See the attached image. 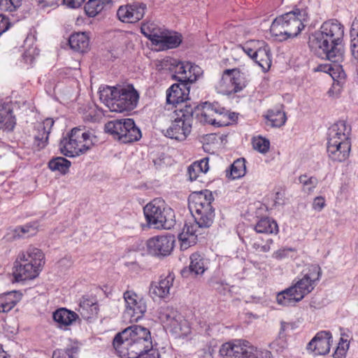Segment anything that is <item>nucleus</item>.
<instances>
[{
    "label": "nucleus",
    "mask_w": 358,
    "mask_h": 358,
    "mask_svg": "<svg viewBox=\"0 0 358 358\" xmlns=\"http://www.w3.org/2000/svg\"><path fill=\"white\" fill-rule=\"evenodd\" d=\"M253 148L262 154H266L270 148L268 139L261 136L253 137L252 140Z\"/></svg>",
    "instance_id": "nucleus-46"
},
{
    "label": "nucleus",
    "mask_w": 358,
    "mask_h": 358,
    "mask_svg": "<svg viewBox=\"0 0 358 358\" xmlns=\"http://www.w3.org/2000/svg\"><path fill=\"white\" fill-rule=\"evenodd\" d=\"M36 233V229L31 225L18 227L15 229V236L18 237H29Z\"/></svg>",
    "instance_id": "nucleus-52"
},
{
    "label": "nucleus",
    "mask_w": 358,
    "mask_h": 358,
    "mask_svg": "<svg viewBox=\"0 0 358 358\" xmlns=\"http://www.w3.org/2000/svg\"><path fill=\"white\" fill-rule=\"evenodd\" d=\"M182 42V36L176 32L161 33L153 42L157 51L177 48Z\"/></svg>",
    "instance_id": "nucleus-27"
},
{
    "label": "nucleus",
    "mask_w": 358,
    "mask_h": 358,
    "mask_svg": "<svg viewBox=\"0 0 358 358\" xmlns=\"http://www.w3.org/2000/svg\"><path fill=\"white\" fill-rule=\"evenodd\" d=\"M231 84V89L220 86V90L223 94H231L241 92L246 87L249 81V73L248 71H241L239 69H226L222 74V81L229 78Z\"/></svg>",
    "instance_id": "nucleus-15"
},
{
    "label": "nucleus",
    "mask_w": 358,
    "mask_h": 358,
    "mask_svg": "<svg viewBox=\"0 0 358 358\" xmlns=\"http://www.w3.org/2000/svg\"><path fill=\"white\" fill-rule=\"evenodd\" d=\"M348 336L345 333L341 334L338 346L333 354L334 358H344L350 347Z\"/></svg>",
    "instance_id": "nucleus-44"
},
{
    "label": "nucleus",
    "mask_w": 358,
    "mask_h": 358,
    "mask_svg": "<svg viewBox=\"0 0 358 358\" xmlns=\"http://www.w3.org/2000/svg\"><path fill=\"white\" fill-rule=\"evenodd\" d=\"M15 264L14 275L17 281L34 279L44 264V255L41 250L29 247L19 254Z\"/></svg>",
    "instance_id": "nucleus-5"
},
{
    "label": "nucleus",
    "mask_w": 358,
    "mask_h": 358,
    "mask_svg": "<svg viewBox=\"0 0 358 358\" xmlns=\"http://www.w3.org/2000/svg\"><path fill=\"white\" fill-rule=\"evenodd\" d=\"M22 0H0V8L8 12L15 11L22 5Z\"/></svg>",
    "instance_id": "nucleus-49"
},
{
    "label": "nucleus",
    "mask_w": 358,
    "mask_h": 358,
    "mask_svg": "<svg viewBox=\"0 0 358 358\" xmlns=\"http://www.w3.org/2000/svg\"><path fill=\"white\" fill-rule=\"evenodd\" d=\"M332 341L333 338L330 331H321L308 343L306 349L315 355H324L329 352Z\"/></svg>",
    "instance_id": "nucleus-19"
},
{
    "label": "nucleus",
    "mask_w": 358,
    "mask_h": 358,
    "mask_svg": "<svg viewBox=\"0 0 358 358\" xmlns=\"http://www.w3.org/2000/svg\"><path fill=\"white\" fill-rule=\"evenodd\" d=\"M199 122L222 127L227 125L229 121H224L223 118L227 117L231 119V115L224 108L217 103H203L201 106L193 107V115Z\"/></svg>",
    "instance_id": "nucleus-12"
},
{
    "label": "nucleus",
    "mask_w": 358,
    "mask_h": 358,
    "mask_svg": "<svg viewBox=\"0 0 358 358\" xmlns=\"http://www.w3.org/2000/svg\"><path fill=\"white\" fill-rule=\"evenodd\" d=\"M296 328V324L294 322H281V327L279 332L281 334H285V336L289 331L294 330Z\"/></svg>",
    "instance_id": "nucleus-58"
},
{
    "label": "nucleus",
    "mask_w": 358,
    "mask_h": 358,
    "mask_svg": "<svg viewBox=\"0 0 358 358\" xmlns=\"http://www.w3.org/2000/svg\"><path fill=\"white\" fill-rule=\"evenodd\" d=\"M10 27L8 19L3 15H0V36L6 31Z\"/></svg>",
    "instance_id": "nucleus-61"
},
{
    "label": "nucleus",
    "mask_w": 358,
    "mask_h": 358,
    "mask_svg": "<svg viewBox=\"0 0 358 358\" xmlns=\"http://www.w3.org/2000/svg\"><path fill=\"white\" fill-rule=\"evenodd\" d=\"M52 317L59 328L66 329V327L71 325L78 316L75 312L62 308L53 313Z\"/></svg>",
    "instance_id": "nucleus-29"
},
{
    "label": "nucleus",
    "mask_w": 358,
    "mask_h": 358,
    "mask_svg": "<svg viewBox=\"0 0 358 358\" xmlns=\"http://www.w3.org/2000/svg\"><path fill=\"white\" fill-rule=\"evenodd\" d=\"M350 36L352 38L350 43L352 55L355 59L358 60V16L352 22Z\"/></svg>",
    "instance_id": "nucleus-42"
},
{
    "label": "nucleus",
    "mask_w": 358,
    "mask_h": 358,
    "mask_svg": "<svg viewBox=\"0 0 358 358\" xmlns=\"http://www.w3.org/2000/svg\"><path fill=\"white\" fill-rule=\"evenodd\" d=\"M296 296L293 288L290 286L278 293L276 301L279 305L282 306H293L296 303L301 301Z\"/></svg>",
    "instance_id": "nucleus-36"
},
{
    "label": "nucleus",
    "mask_w": 358,
    "mask_h": 358,
    "mask_svg": "<svg viewBox=\"0 0 358 358\" xmlns=\"http://www.w3.org/2000/svg\"><path fill=\"white\" fill-rule=\"evenodd\" d=\"M177 64H180V60L170 57H166L160 62L161 68L172 73L177 67Z\"/></svg>",
    "instance_id": "nucleus-51"
},
{
    "label": "nucleus",
    "mask_w": 358,
    "mask_h": 358,
    "mask_svg": "<svg viewBox=\"0 0 358 358\" xmlns=\"http://www.w3.org/2000/svg\"><path fill=\"white\" fill-rule=\"evenodd\" d=\"M99 99L110 111L122 113L134 110L138 104L139 94L132 85L106 86L99 90Z\"/></svg>",
    "instance_id": "nucleus-4"
},
{
    "label": "nucleus",
    "mask_w": 358,
    "mask_h": 358,
    "mask_svg": "<svg viewBox=\"0 0 358 358\" xmlns=\"http://www.w3.org/2000/svg\"><path fill=\"white\" fill-rule=\"evenodd\" d=\"M92 134L84 127L71 129L68 137L64 138L59 144L61 152L69 157H74L85 153L92 145Z\"/></svg>",
    "instance_id": "nucleus-8"
},
{
    "label": "nucleus",
    "mask_w": 358,
    "mask_h": 358,
    "mask_svg": "<svg viewBox=\"0 0 358 358\" xmlns=\"http://www.w3.org/2000/svg\"><path fill=\"white\" fill-rule=\"evenodd\" d=\"M285 194L281 192H277L275 195V203L278 205H282L285 203Z\"/></svg>",
    "instance_id": "nucleus-64"
},
{
    "label": "nucleus",
    "mask_w": 358,
    "mask_h": 358,
    "mask_svg": "<svg viewBox=\"0 0 358 358\" xmlns=\"http://www.w3.org/2000/svg\"><path fill=\"white\" fill-rule=\"evenodd\" d=\"M154 24L152 23H143L141 27V33L148 38L153 45V42H155V39L159 35L155 31Z\"/></svg>",
    "instance_id": "nucleus-50"
},
{
    "label": "nucleus",
    "mask_w": 358,
    "mask_h": 358,
    "mask_svg": "<svg viewBox=\"0 0 358 358\" xmlns=\"http://www.w3.org/2000/svg\"><path fill=\"white\" fill-rule=\"evenodd\" d=\"M294 249L292 248H284L275 251L272 254V257L278 261L282 260L289 257V254L291 252H294Z\"/></svg>",
    "instance_id": "nucleus-54"
},
{
    "label": "nucleus",
    "mask_w": 358,
    "mask_h": 358,
    "mask_svg": "<svg viewBox=\"0 0 358 358\" xmlns=\"http://www.w3.org/2000/svg\"><path fill=\"white\" fill-rule=\"evenodd\" d=\"M199 166L196 165L194 163H192L190 166H189L187 169V175L189 179L191 181L196 180L201 174H202L200 171Z\"/></svg>",
    "instance_id": "nucleus-55"
},
{
    "label": "nucleus",
    "mask_w": 358,
    "mask_h": 358,
    "mask_svg": "<svg viewBox=\"0 0 358 358\" xmlns=\"http://www.w3.org/2000/svg\"><path fill=\"white\" fill-rule=\"evenodd\" d=\"M264 44V41H250L244 45H240L238 50L244 52L251 59H254L255 52L257 50L259 45Z\"/></svg>",
    "instance_id": "nucleus-47"
},
{
    "label": "nucleus",
    "mask_w": 358,
    "mask_h": 358,
    "mask_svg": "<svg viewBox=\"0 0 358 358\" xmlns=\"http://www.w3.org/2000/svg\"><path fill=\"white\" fill-rule=\"evenodd\" d=\"M111 0H89L85 5V11L89 17H94L102 10L110 8Z\"/></svg>",
    "instance_id": "nucleus-34"
},
{
    "label": "nucleus",
    "mask_w": 358,
    "mask_h": 358,
    "mask_svg": "<svg viewBox=\"0 0 358 358\" xmlns=\"http://www.w3.org/2000/svg\"><path fill=\"white\" fill-rule=\"evenodd\" d=\"M22 294L12 291L0 294V313H8L21 300Z\"/></svg>",
    "instance_id": "nucleus-32"
},
{
    "label": "nucleus",
    "mask_w": 358,
    "mask_h": 358,
    "mask_svg": "<svg viewBox=\"0 0 358 358\" xmlns=\"http://www.w3.org/2000/svg\"><path fill=\"white\" fill-rule=\"evenodd\" d=\"M266 118L268 124L273 127L282 126L287 120L285 112L280 110H270L268 111Z\"/></svg>",
    "instance_id": "nucleus-41"
},
{
    "label": "nucleus",
    "mask_w": 358,
    "mask_h": 358,
    "mask_svg": "<svg viewBox=\"0 0 358 358\" xmlns=\"http://www.w3.org/2000/svg\"><path fill=\"white\" fill-rule=\"evenodd\" d=\"M325 199L323 196H317L313 202V208L317 211H321L325 206Z\"/></svg>",
    "instance_id": "nucleus-60"
},
{
    "label": "nucleus",
    "mask_w": 358,
    "mask_h": 358,
    "mask_svg": "<svg viewBox=\"0 0 358 358\" xmlns=\"http://www.w3.org/2000/svg\"><path fill=\"white\" fill-rule=\"evenodd\" d=\"M243 358H272V354L268 350L259 348L248 341Z\"/></svg>",
    "instance_id": "nucleus-38"
},
{
    "label": "nucleus",
    "mask_w": 358,
    "mask_h": 358,
    "mask_svg": "<svg viewBox=\"0 0 358 358\" xmlns=\"http://www.w3.org/2000/svg\"><path fill=\"white\" fill-rule=\"evenodd\" d=\"M322 275L321 268L319 265H309L304 271L303 277L291 286L293 288L298 299L301 301L309 293H310L320 280Z\"/></svg>",
    "instance_id": "nucleus-13"
},
{
    "label": "nucleus",
    "mask_w": 358,
    "mask_h": 358,
    "mask_svg": "<svg viewBox=\"0 0 358 358\" xmlns=\"http://www.w3.org/2000/svg\"><path fill=\"white\" fill-rule=\"evenodd\" d=\"M225 173L226 177L231 180L238 179L244 176L246 173L245 159L240 158L235 160L226 170Z\"/></svg>",
    "instance_id": "nucleus-35"
},
{
    "label": "nucleus",
    "mask_w": 358,
    "mask_h": 358,
    "mask_svg": "<svg viewBox=\"0 0 358 358\" xmlns=\"http://www.w3.org/2000/svg\"><path fill=\"white\" fill-rule=\"evenodd\" d=\"M71 164V162L68 159L62 157H57L50 160L48 167L52 171H58L64 175L69 172Z\"/></svg>",
    "instance_id": "nucleus-40"
},
{
    "label": "nucleus",
    "mask_w": 358,
    "mask_h": 358,
    "mask_svg": "<svg viewBox=\"0 0 358 358\" xmlns=\"http://www.w3.org/2000/svg\"><path fill=\"white\" fill-rule=\"evenodd\" d=\"M214 198L208 190L196 192L189 199V208L201 227L208 228L213 222L215 210L211 203Z\"/></svg>",
    "instance_id": "nucleus-6"
},
{
    "label": "nucleus",
    "mask_w": 358,
    "mask_h": 358,
    "mask_svg": "<svg viewBox=\"0 0 358 358\" xmlns=\"http://www.w3.org/2000/svg\"><path fill=\"white\" fill-rule=\"evenodd\" d=\"M85 0H64V3L71 8L80 7Z\"/></svg>",
    "instance_id": "nucleus-62"
},
{
    "label": "nucleus",
    "mask_w": 358,
    "mask_h": 358,
    "mask_svg": "<svg viewBox=\"0 0 358 358\" xmlns=\"http://www.w3.org/2000/svg\"><path fill=\"white\" fill-rule=\"evenodd\" d=\"M79 348L76 345L67 347L64 350L57 349L53 352L52 358H77Z\"/></svg>",
    "instance_id": "nucleus-45"
},
{
    "label": "nucleus",
    "mask_w": 358,
    "mask_h": 358,
    "mask_svg": "<svg viewBox=\"0 0 358 358\" xmlns=\"http://www.w3.org/2000/svg\"><path fill=\"white\" fill-rule=\"evenodd\" d=\"M253 60L264 71H267L270 69L272 62L271 53L270 48L264 41V44L259 45Z\"/></svg>",
    "instance_id": "nucleus-31"
},
{
    "label": "nucleus",
    "mask_w": 358,
    "mask_h": 358,
    "mask_svg": "<svg viewBox=\"0 0 358 358\" xmlns=\"http://www.w3.org/2000/svg\"><path fill=\"white\" fill-rule=\"evenodd\" d=\"M143 211L149 225L155 229H170L175 224L173 210L160 198L148 203Z\"/></svg>",
    "instance_id": "nucleus-7"
},
{
    "label": "nucleus",
    "mask_w": 358,
    "mask_h": 358,
    "mask_svg": "<svg viewBox=\"0 0 358 358\" xmlns=\"http://www.w3.org/2000/svg\"><path fill=\"white\" fill-rule=\"evenodd\" d=\"M129 358H160V355L157 350L151 348L149 351L143 352L136 357Z\"/></svg>",
    "instance_id": "nucleus-59"
},
{
    "label": "nucleus",
    "mask_w": 358,
    "mask_h": 358,
    "mask_svg": "<svg viewBox=\"0 0 358 358\" xmlns=\"http://www.w3.org/2000/svg\"><path fill=\"white\" fill-rule=\"evenodd\" d=\"M269 348L278 353L282 352L287 348L286 336L279 332L278 336L269 344Z\"/></svg>",
    "instance_id": "nucleus-48"
},
{
    "label": "nucleus",
    "mask_w": 358,
    "mask_h": 358,
    "mask_svg": "<svg viewBox=\"0 0 358 358\" xmlns=\"http://www.w3.org/2000/svg\"><path fill=\"white\" fill-rule=\"evenodd\" d=\"M351 148L350 142L327 141V153L334 162H344L349 157Z\"/></svg>",
    "instance_id": "nucleus-26"
},
{
    "label": "nucleus",
    "mask_w": 358,
    "mask_h": 358,
    "mask_svg": "<svg viewBox=\"0 0 358 358\" xmlns=\"http://www.w3.org/2000/svg\"><path fill=\"white\" fill-rule=\"evenodd\" d=\"M146 10L145 3H134L119 7L117 15L123 22L135 23L141 20Z\"/></svg>",
    "instance_id": "nucleus-20"
},
{
    "label": "nucleus",
    "mask_w": 358,
    "mask_h": 358,
    "mask_svg": "<svg viewBox=\"0 0 358 358\" xmlns=\"http://www.w3.org/2000/svg\"><path fill=\"white\" fill-rule=\"evenodd\" d=\"M273 241L272 239L269 238L266 240V243L264 244H262L260 242H254L252 245V248L257 252H268L271 250V246L273 244Z\"/></svg>",
    "instance_id": "nucleus-53"
},
{
    "label": "nucleus",
    "mask_w": 358,
    "mask_h": 358,
    "mask_svg": "<svg viewBox=\"0 0 358 358\" xmlns=\"http://www.w3.org/2000/svg\"><path fill=\"white\" fill-rule=\"evenodd\" d=\"M174 275L169 273L165 277H161L158 282H152L150 287L151 296L159 299H164L170 294V289L173 287Z\"/></svg>",
    "instance_id": "nucleus-25"
},
{
    "label": "nucleus",
    "mask_w": 358,
    "mask_h": 358,
    "mask_svg": "<svg viewBox=\"0 0 358 358\" xmlns=\"http://www.w3.org/2000/svg\"><path fill=\"white\" fill-rule=\"evenodd\" d=\"M105 131L123 143L137 141L141 138V131L133 119H119L105 124Z\"/></svg>",
    "instance_id": "nucleus-10"
},
{
    "label": "nucleus",
    "mask_w": 358,
    "mask_h": 358,
    "mask_svg": "<svg viewBox=\"0 0 358 358\" xmlns=\"http://www.w3.org/2000/svg\"><path fill=\"white\" fill-rule=\"evenodd\" d=\"M123 298L125 302V310L123 313L124 320L129 322H135L143 318L147 310L145 300L132 290L126 291Z\"/></svg>",
    "instance_id": "nucleus-14"
},
{
    "label": "nucleus",
    "mask_w": 358,
    "mask_h": 358,
    "mask_svg": "<svg viewBox=\"0 0 358 358\" xmlns=\"http://www.w3.org/2000/svg\"><path fill=\"white\" fill-rule=\"evenodd\" d=\"M247 340L235 339L222 345L220 354L224 358H243Z\"/></svg>",
    "instance_id": "nucleus-24"
},
{
    "label": "nucleus",
    "mask_w": 358,
    "mask_h": 358,
    "mask_svg": "<svg viewBox=\"0 0 358 358\" xmlns=\"http://www.w3.org/2000/svg\"><path fill=\"white\" fill-rule=\"evenodd\" d=\"M189 260V271L196 275H202L208 268V260L199 252L192 253Z\"/></svg>",
    "instance_id": "nucleus-33"
},
{
    "label": "nucleus",
    "mask_w": 358,
    "mask_h": 358,
    "mask_svg": "<svg viewBox=\"0 0 358 358\" xmlns=\"http://www.w3.org/2000/svg\"><path fill=\"white\" fill-rule=\"evenodd\" d=\"M343 36L344 26L337 20H329L309 36L308 46L317 57L341 63L345 57Z\"/></svg>",
    "instance_id": "nucleus-1"
},
{
    "label": "nucleus",
    "mask_w": 358,
    "mask_h": 358,
    "mask_svg": "<svg viewBox=\"0 0 358 358\" xmlns=\"http://www.w3.org/2000/svg\"><path fill=\"white\" fill-rule=\"evenodd\" d=\"M54 123L55 121L52 118H46L36 124L34 146L38 150L43 149L48 145L49 134Z\"/></svg>",
    "instance_id": "nucleus-22"
},
{
    "label": "nucleus",
    "mask_w": 358,
    "mask_h": 358,
    "mask_svg": "<svg viewBox=\"0 0 358 358\" xmlns=\"http://www.w3.org/2000/svg\"><path fill=\"white\" fill-rule=\"evenodd\" d=\"M255 230L259 234H277L278 226L275 221L268 217L261 219L255 226Z\"/></svg>",
    "instance_id": "nucleus-37"
},
{
    "label": "nucleus",
    "mask_w": 358,
    "mask_h": 358,
    "mask_svg": "<svg viewBox=\"0 0 358 358\" xmlns=\"http://www.w3.org/2000/svg\"><path fill=\"white\" fill-rule=\"evenodd\" d=\"M221 85L223 86V87H226L227 88L231 89L232 87H231V82H230V78L226 79V80H224V81H222V77L220 79V80L217 83V84L216 85L215 87H216V90H217V92L223 94V92H222L220 91V87Z\"/></svg>",
    "instance_id": "nucleus-63"
},
{
    "label": "nucleus",
    "mask_w": 358,
    "mask_h": 358,
    "mask_svg": "<svg viewBox=\"0 0 358 358\" xmlns=\"http://www.w3.org/2000/svg\"><path fill=\"white\" fill-rule=\"evenodd\" d=\"M69 44L74 51L85 53L90 50V38L85 32H76L70 36Z\"/></svg>",
    "instance_id": "nucleus-30"
},
{
    "label": "nucleus",
    "mask_w": 358,
    "mask_h": 358,
    "mask_svg": "<svg viewBox=\"0 0 358 358\" xmlns=\"http://www.w3.org/2000/svg\"><path fill=\"white\" fill-rule=\"evenodd\" d=\"M351 126L345 120H339L328 129L327 141L350 142Z\"/></svg>",
    "instance_id": "nucleus-23"
},
{
    "label": "nucleus",
    "mask_w": 358,
    "mask_h": 358,
    "mask_svg": "<svg viewBox=\"0 0 358 358\" xmlns=\"http://www.w3.org/2000/svg\"><path fill=\"white\" fill-rule=\"evenodd\" d=\"M192 83H178L172 85L166 92V101L173 105H176V112H178L180 107L185 108L187 104L189 99V85Z\"/></svg>",
    "instance_id": "nucleus-16"
},
{
    "label": "nucleus",
    "mask_w": 358,
    "mask_h": 358,
    "mask_svg": "<svg viewBox=\"0 0 358 358\" xmlns=\"http://www.w3.org/2000/svg\"><path fill=\"white\" fill-rule=\"evenodd\" d=\"M78 311L85 320L96 316L99 311L96 299L92 295H84L79 300Z\"/></svg>",
    "instance_id": "nucleus-28"
},
{
    "label": "nucleus",
    "mask_w": 358,
    "mask_h": 358,
    "mask_svg": "<svg viewBox=\"0 0 358 358\" xmlns=\"http://www.w3.org/2000/svg\"><path fill=\"white\" fill-rule=\"evenodd\" d=\"M299 181L302 185L303 192L310 194L313 192L318 184V180L314 176H308L301 175L299 178Z\"/></svg>",
    "instance_id": "nucleus-43"
},
{
    "label": "nucleus",
    "mask_w": 358,
    "mask_h": 358,
    "mask_svg": "<svg viewBox=\"0 0 358 358\" xmlns=\"http://www.w3.org/2000/svg\"><path fill=\"white\" fill-rule=\"evenodd\" d=\"M158 317L176 337H185L192 332V326L189 322L173 307H161Z\"/></svg>",
    "instance_id": "nucleus-9"
},
{
    "label": "nucleus",
    "mask_w": 358,
    "mask_h": 358,
    "mask_svg": "<svg viewBox=\"0 0 358 358\" xmlns=\"http://www.w3.org/2000/svg\"><path fill=\"white\" fill-rule=\"evenodd\" d=\"M204 227H201L198 222H185L182 231L178 234L182 250H186L191 245L196 243L199 235L201 234V230Z\"/></svg>",
    "instance_id": "nucleus-21"
},
{
    "label": "nucleus",
    "mask_w": 358,
    "mask_h": 358,
    "mask_svg": "<svg viewBox=\"0 0 358 358\" xmlns=\"http://www.w3.org/2000/svg\"><path fill=\"white\" fill-rule=\"evenodd\" d=\"M209 158L204 157L200 160L196 161L194 163L197 165L199 168V171L202 174H205L209 170Z\"/></svg>",
    "instance_id": "nucleus-57"
},
{
    "label": "nucleus",
    "mask_w": 358,
    "mask_h": 358,
    "mask_svg": "<svg viewBox=\"0 0 358 358\" xmlns=\"http://www.w3.org/2000/svg\"><path fill=\"white\" fill-rule=\"evenodd\" d=\"M174 243L173 236H157L148 240L147 248L152 255L165 257L171 254L174 248Z\"/></svg>",
    "instance_id": "nucleus-17"
},
{
    "label": "nucleus",
    "mask_w": 358,
    "mask_h": 358,
    "mask_svg": "<svg viewBox=\"0 0 358 358\" xmlns=\"http://www.w3.org/2000/svg\"><path fill=\"white\" fill-rule=\"evenodd\" d=\"M113 345L120 358L134 357L152 348L150 331L139 325L131 326L118 333Z\"/></svg>",
    "instance_id": "nucleus-2"
},
{
    "label": "nucleus",
    "mask_w": 358,
    "mask_h": 358,
    "mask_svg": "<svg viewBox=\"0 0 358 358\" xmlns=\"http://www.w3.org/2000/svg\"><path fill=\"white\" fill-rule=\"evenodd\" d=\"M38 55V52L36 48H29V50H26L22 57L24 61L27 64H31L34 59L35 56Z\"/></svg>",
    "instance_id": "nucleus-56"
},
{
    "label": "nucleus",
    "mask_w": 358,
    "mask_h": 358,
    "mask_svg": "<svg viewBox=\"0 0 358 358\" xmlns=\"http://www.w3.org/2000/svg\"><path fill=\"white\" fill-rule=\"evenodd\" d=\"M15 125V119L10 109L0 108V128L12 131Z\"/></svg>",
    "instance_id": "nucleus-39"
},
{
    "label": "nucleus",
    "mask_w": 358,
    "mask_h": 358,
    "mask_svg": "<svg viewBox=\"0 0 358 358\" xmlns=\"http://www.w3.org/2000/svg\"><path fill=\"white\" fill-rule=\"evenodd\" d=\"M309 20L308 8L305 1L300 2L290 12L276 17L271 24V34L279 41L299 35Z\"/></svg>",
    "instance_id": "nucleus-3"
},
{
    "label": "nucleus",
    "mask_w": 358,
    "mask_h": 358,
    "mask_svg": "<svg viewBox=\"0 0 358 358\" xmlns=\"http://www.w3.org/2000/svg\"><path fill=\"white\" fill-rule=\"evenodd\" d=\"M176 116L169 127L163 131V134L166 137L182 141L185 140L191 132L193 106L185 105V108L180 107L178 112H176Z\"/></svg>",
    "instance_id": "nucleus-11"
},
{
    "label": "nucleus",
    "mask_w": 358,
    "mask_h": 358,
    "mask_svg": "<svg viewBox=\"0 0 358 358\" xmlns=\"http://www.w3.org/2000/svg\"><path fill=\"white\" fill-rule=\"evenodd\" d=\"M203 74V70L191 62L180 61L173 72V78L179 83H194Z\"/></svg>",
    "instance_id": "nucleus-18"
}]
</instances>
